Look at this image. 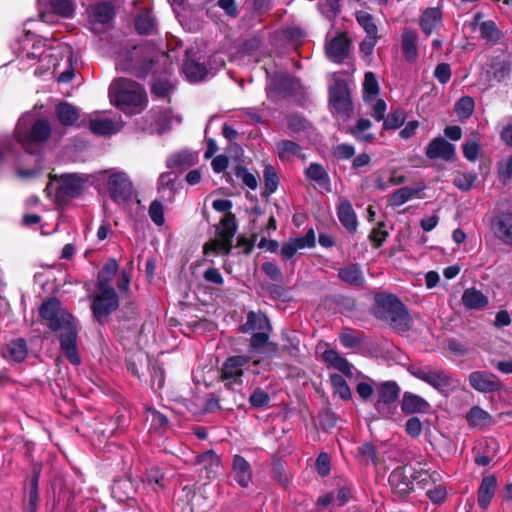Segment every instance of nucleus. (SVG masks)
<instances>
[{"instance_id": "44", "label": "nucleus", "mask_w": 512, "mask_h": 512, "mask_svg": "<svg viewBox=\"0 0 512 512\" xmlns=\"http://www.w3.org/2000/svg\"><path fill=\"white\" fill-rule=\"evenodd\" d=\"M232 240L218 236L217 239L207 243L204 246V254L208 255L210 252L214 254L225 253L229 254L232 249Z\"/></svg>"}, {"instance_id": "49", "label": "nucleus", "mask_w": 512, "mask_h": 512, "mask_svg": "<svg viewBox=\"0 0 512 512\" xmlns=\"http://www.w3.org/2000/svg\"><path fill=\"white\" fill-rule=\"evenodd\" d=\"M475 108V102L470 96H463L455 103V112L460 120L468 119Z\"/></svg>"}, {"instance_id": "51", "label": "nucleus", "mask_w": 512, "mask_h": 512, "mask_svg": "<svg viewBox=\"0 0 512 512\" xmlns=\"http://www.w3.org/2000/svg\"><path fill=\"white\" fill-rule=\"evenodd\" d=\"M307 178L315 181L320 186H325L329 184L328 174L323 168L322 165L312 163L306 170Z\"/></svg>"}, {"instance_id": "26", "label": "nucleus", "mask_w": 512, "mask_h": 512, "mask_svg": "<svg viewBox=\"0 0 512 512\" xmlns=\"http://www.w3.org/2000/svg\"><path fill=\"white\" fill-rule=\"evenodd\" d=\"M442 22V12L439 8H427L423 11L420 18V27L422 31L429 36L436 30Z\"/></svg>"}, {"instance_id": "25", "label": "nucleus", "mask_w": 512, "mask_h": 512, "mask_svg": "<svg viewBox=\"0 0 512 512\" xmlns=\"http://www.w3.org/2000/svg\"><path fill=\"white\" fill-rule=\"evenodd\" d=\"M27 353V345L22 338L9 342L1 350L2 357L9 362H21L26 358Z\"/></svg>"}, {"instance_id": "29", "label": "nucleus", "mask_w": 512, "mask_h": 512, "mask_svg": "<svg viewBox=\"0 0 512 512\" xmlns=\"http://www.w3.org/2000/svg\"><path fill=\"white\" fill-rule=\"evenodd\" d=\"M462 303L467 309L480 310L488 305V298L480 290L468 288L463 292Z\"/></svg>"}, {"instance_id": "16", "label": "nucleus", "mask_w": 512, "mask_h": 512, "mask_svg": "<svg viewBox=\"0 0 512 512\" xmlns=\"http://www.w3.org/2000/svg\"><path fill=\"white\" fill-rule=\"evenodd\" d=\"M425 154L429 159L452 161L455 157V146L444 138L437 137L428 143Z\"/></svg>"}, {"instance_id": "5", "label": "nucleus", "mask_w": 512, "mask_h": 512, "mask_svg": "<svg viewBox=\"0 0 512 512\" xmlns=\"http://www.w3.org/2000/svg\"><path fill=\"white\" fill-rule=\"evenodd\" d=\"M258 360H251L247 355H236L228 357L221 368V380L225 387L232 390H237L243 383V376L250 365H258Z\"/></svg>"}, {"instance_id": "6", "label": "nucleus", "mask_w": 512, "mask_h": 512, "mask_svg": "<svg viewBox=\"0 0 512 512\" xmlns=\"http://www.w3.org/2000/svg\"><path fill=\"white\" fill-rule=\"evenodd\" d=\"M381 317L394 327L402 330L409 328V314L404 304L394 295L377 297Z\"/></svg>"}, {"instance_id": "2", "label": "nucleus", "mask_w": 512, "mask_h": 512, "mask_svg": "<svg viewBox=\"0 0 512 512\" xmlns=\"http://www.w3.org/2000/svg\"><path fill=\"white\" fill-rule=\"evenodd\" d=\"M111 101L123 112L139 113L146 105L147 98L140 84L126 78H119L109 87Z\"/></svg>"}, {"instance_id": "55", "label": "nucleus", "mask_w": 512, "mask_h": 512, "mask_svg": "<svg viewBox=\"0 0 512 512\" xmlns=\"http://www.w3.org/2000/svg\"><path fill=\"white\" fill-rule=\"evenodd\" d=\"M356 19L359 25L364 29L367 35L377 36V26L374 23L373 17L366 11H359L356 14Z\"/></svg>"}, {"instance_id": "22", "label": "nucleus", "mask_w": 512, "mask_h": 512, "mask_svg": "<svg viewBox=\"0 0 512 512\" xmlns=\"http://www.w3.org/2000/svg\"><path fill=\"white\" fill-rule=\"evenodd\" d=\"M337 216L341 224L350 233L356 232L358 226L357 216L352 207V204L348 199H340L339 205L337 207Z\"/></svg>"}, {"instance_id": "4", "label": "nucleus", "mask_w": 512, "mask_h": 512, "mask_svg": "<svg viewBox=\"0 0 512 512\" xmlns=\"http://www.w3.org/2000/svg\"><path fill=\"white\" fill-rule=\"evenodd\" d=\"M86 179L76 173H66L60 176H51L46 189L54 192L55 201L64 203L69 199L79 196L85 185Z\"/></svg>"}, {"instance_id": "61", "label": "nucleus", "mask_w": 512, "mask_h": 512, "mask_svg": "<svg viewBox=\"0 0 512 512\" xmlns=\"http://www.w3.org/2000/svg\"><path fill=\"white\" fill-rule=\"evenodd\" d=\"M497 172L499 180L503 184L512 179V155L497 164Z\"/></svg>"}, {"instance_id": "38", "label": "nucleus", "mask_w": 512, "mask_h": 512, "mask_svg": "<svg viewBox=\"0 0 512 512\" xmlns=\"http://www.w3.org/2000/svg\"><path fill=\"white\" fill-rule=\"evenodd\" d=\"M379 94V84L373 72H366L363 82V101L365 104L373 102Z\"/></svg>"}, {"instance_id": "35", "label": "nucleus", "mask_w": 512, "mask_h": 512, "mask_svg": "<svg viewBox=\"0 0 512 512\" xmlns=\"http://www.w3.org/2000/svg\"><path fill=\"white\" fill-rule=\"evenodd\" d=\"M197 463L208 473V477H215L219 471L221 460L212 450L206 451L197 456Z\"/></svg>"}, {"instance_id": "57", "label": "nucleus", "mask_w": 512, "mask_h": 512, "mask_svg": "<svg viewBox=\"0 0 512 512\" xmlns=\"http://www.w3.org/2000/svg\"><path fill=\"white\" fill-rule=\"evenodd\" d=\"M418 194V190L410 187H403L396 190L391 198L394 206H401Z\"/></svg>"}, {"instance_id": "63", "label": "nucleus", "mask_w": 512, "mask_h": 512, "mask_svg": "<svg viewBox=\"0 0 512 512\" xmlns=\"http://www.w3.org/2000/svg\"><path fill=\"white\" fill-rule=\"evenodd\" d=\"M370 107V115L378 122L383 121L385 119V114L387 110L386 102L383 99H375L370 104H367Z\"/></svg>"}, {"instance_id": "1", "label": "nucleus", "mask_w": 512, "mask_h": 512, "mask_svg": "<svg viewBox=\"0 0 512 512\" xmlns=\"http://www.w3.org/2000/svg\"><path fill=\"white\" fill-rule=\"evenodd\" d=\"M40 316L48 327L58 334L60 348L64 356L73 365H79L81 359L78 353V325L73 316L56 298H49L39 310Z\"/></svg>"}, {"instance_id": "37", "label": "nucleus", "mask_w": 512, "mask_h": 512, "mask_svg": "<svg viewBox=\"0 0 512 512\" xmlns=\"http://www.w3.org/2000/svg\"><path fill=\"white\" fill-rule=\"evenodd\" d=\"M480 37L491 45L497 44L501 37L502 32L498 29L493 20L482 21L478 24Z\"/></svg>"}, {"instance_id": "11", "label": "nucleus", "mask_w": 512, "mask_h": 512, "mask_svg": "<svg viewBox=\"0 0 512 512\" xmlns=\"http://www.w3.org/2000/svg\"><path fill=\"white\" fill-rule=\"evenodd\" d=\"M123 127L120 117H108L98 112L89 116V129L92 133L109 136L118 133Z\"/></svg>"}, {"instance_id": "64", "label": "nucleus", "mask_w": 512, "mask_h": 512, "mask_svg": "<svg viewBox=\"0 0 512 512\" xmlns=\"http://www.w3.org/2000/svg\"><path fill=\"white\" fill-rule=\"evenodd\" d=\"M270 401V397L263 389L257 388L250 395L249 402L254 408L265 407Z\"/></svg>"}, {"instance_id": "47", "label": "nucleus", "mask_w": 512, "mask_h": 512, "mask_svg": "<svg viewBox=\"0 0 512 512\" xmlns=\"http://www.w3.org/2000/svg\"><path fill=\"white\" fill-rule=\"evenodd\" d=\"M341 344L345 348H355L363 341L361 332L352 328H344L339 334Z\"/></svg>"}, {"instance_id": "27", "label": "nucleus", "mask_w": 512, "mask_h": 512, "mask_svg": "<svg viewBox=\"0 0 512 512\" xmlns=\"http://www.w3.org/2000/svg\"><path fill=\"white\" fill-rule=\"evenodd\" d=\"M270 323L268 318L261 313H255L253 311L247 314L246 323L240 327V332L249 333L251 331H270Z\"/></svg>"}, {"instance_id": "8", "label": "nucleus", "mask_w": 512, "mask_h": 512, "mask_svg": "<svg viewBox=\"0 0 512 512\" xmlns=\"http://www.w3.org/2000/svg\"><path fill=\"white\" fill-rule=\"evenodd\" d=\"M401 389L395 381H385L377 385L375 409L382 417H390L394 414V404L399 398Z\"/></svg>"}, {"instance_id": "62", "label": "nucleus", "mask_w": 512, "mask_h": 512, "mask_svg": "<svg viewBox=\"0 0 512 512\" xmlns=\"http://www.w3.org/2000/svg\"><path fill=\"white\" fill-rule=\"evenodd\" d=\"M477 175L475 173H459L454 178V185L463 191L471 189Z\"/></svg>"}, {"instance_id": "20", "label": "nucleus", "mask_w": 512, "mask_h": 512, "mask_svg": "<svg viewBox=\"0 0 512 512\" xmlns=\"http://www.w3.org/2000/svg\"><path fill=\"white\" fill-rule=\"evenodd\" d=\"M499 444L495 439H485L476 447L475 463L479 466L489 465L497 455Z\"/></svg>"}, {"instance_id": "7", "label": "nucleus", "mask_w": 512, "mask_h": 512, "mask_svg": "<svg viewBox=\"0 0 512 512\" xmlns=\"http://www.w3.org/2000/svg\"><path fill=\"white\" fill-rule=\"evenodd\" d=\"M118 306L119 297L112 286H96L91 309L98 321L110 315Z\"/></svg>"}, {"instance_id": "60", "label": "nucleus", "mask_w": 512, "mask_h": 512, "mask_svg": "<svg viewBox=\"0 0 512 512\" xmlns=\"http://www.w3.org/2000/svg\"><path fill=\"white\" fill-rule=\"evenodd\" d=\"M463 156L471 162H474L477 160L480 150H481V143L478 139H472L470 141H467L463 147Z\"/></svg>"}, {"instance_id": "58", "label": "nucleus", "mask_w": 512, "mask_h": 512, "mask_svg": "<svg viewBox=\"0 0 512 512\" xmlns=\"http://www.w3.org/2000/svg\"><path fill=\"white\" fill-rule=\"evenodd\" d=\"M133 492L132 483L129 480L116 481L112 488V493L119 501H124L125 498H129Z\"/></svg>"}, {"instance_id": "45", "label": "nucleus", "mask_w": 512, "mask_h": 512, "mask_svg": "<svg viewBox=\"0 0 512 512\" xmlns=\"http://www.w3.org/2000/svg\"><path fill=\"white\" fill-rule=\"evenodd\" d=\"M276 150L281 160H289L293 156L299 155L300 146L290 140H281L276 144Z\"/></svg>"}, {"instance_id": "33", "label": "nucleus", "mask_w": 512, "mask_h": 512, "mask_svg": "<svg viewBox=\"0 0 512 512\" xmlns=\"http://www.w3.org/2000/svg\"><path fill=\"white\" fill-rule=\"evenodd\" d=\"M135 28L139 34L149 35L156 31L157 23L150 8L143 9L135 19Z\"/></svg>"}, {"instance_id": "30", "label": "nucleus", "mask_w": 512, "mask_h": 512, "mask_svg": "<svg viewBox=\"0 0 512 512\" xmlns=\"http://www.w3.org/2000/svg\"><path fill=\"white\" fill-rule=\"evenodd\" d=\"M55 114L63 126H73L79 119V110L67 102L59 103L55 108Z\"/></svg>"}, {"instance_id": "40", "label": "nucleus", "mask_w": 512, "mask_h": 512, "mask_svg": "<svg viewBox=\"0 0 512 512\" xmlns=\"http://www.w3.org/2000/svg\"><path fill=\"white\" fill-rule=\"evenodd\" d=\"M118 268V262L115 259H109L98 273L96 286H111L110 283Z\"/></svg>"}, {"instance_id": "24", "label": "nucleus", "mask_w": 512, "mask_h": 512, "mask_svg": "<svg viewBox=\"0 0 512 512\" xmlns=\"http://www.w3.org/2000/svg\"><path fill=\"white\" fill-rule=\"evenodd\" d=\"M511 71L510 62L501 58L493 57L487 64L486 75L489 81L501 82L509 76Z\"/></svg>"}, {"instance_id": "32", "label": "nucleus", "mask_w": 512, "mask_h": 512, "mask_svg": "<svg viewBox=\"0 0 512 512\" xmlns=\"http://www.w3.org/2000/svg\"><path fill=\"white\" fill-rule=\"evenodd\" d=\"M322 357H323V360L325 361V363H327L334 369H336L348 376H352V374H353L352 373V365L347 361V359L342 357L337 351L332 350V349L326 350V351H324Z\"/></svg>"}, {"instance_id": "42", "label": "nucleus", "mask_w": 512, "mask_h": 512, "mask_svg": "<svg viewBox=\"0 0 512 512\" xmlns=\"http://www.w3.org/2000/svg\"><path fill=\"white\" fill-rule=\"evenodd\" d=\"M195 162L194 154L190 152H180L178 154L171 155L167 159V167L170 169H186L193 165Z\"/></svg>"}, {"instance_id": "10", "label": "nucleus", "mask_w": 512, "mask_h": 512, "mask_svg": "<svg viewBox=\"0 0 512 512\" xmlns=\"http://www.w3.org/2000/svg\"><path fill=\"white\" fill-rule=\"evenodd\" d=\"M329 102L331 108L338 114L347 115L351 110L352 101L347 83L342 79H335L329 88Z\"/></svg>"}, {"instance_id": "23", "label": "nucleus", "mask_w": 512, "mask_h": 512, "mask_svg": "<svg viewBox=\"0 0 512 512\" xmlns=\"http://www.w3.org/2000/svg\"><path fill=\"white\" fill-rule=\"evenodd\" d=\"M417 42V32L411 28H404L401 34V47L406 61L415 62L418 58Z\"/></svg>"}, {"instance_id": "48", "label": "nucleus", "mask_w": 512, "mask_h": 512, "mask_svg": "<svg viewBox=\"0 0 512 512\" xmlns=\"http://www.w3.org/2000/svg\"><path fill=\"white\" fill-rule=\"evenodd\" d=\"M358 455L360 457L361 462H363L366 465L371 464L376 466L379 462L377 449L370 442H365L361 446H359Z\"/></svg>"}, {"instance_id": "43", "label": "nucleus", "mask_w": 512, "mask_h": 512, "mask_svg": "<svg viewBox=\"0 0 512 512\" xmlns=\"http://www.w3.org/2000/svg\"><path fill=\"white\" fill-rule=\"evenodd\" d=\"M50 7L55 14L63 18H71L75 13L76 5L74 0H50Z\"/></svg>"}, {"instance_id": "39", "label": "nucleus", "mask_w": 512, "mask_h": 512, "mask_svg": "<svg viewBox=\"0 0 512 512\" xmlns=\"http://www.w3.org/2000/svg\"><path fill=\"white\" fill-rule=\"evenodd\" d=\"M182 69L190 82L202 81L208 73L203 64L190 59L183 63Z\"/></svg>"}, {"instance_id": "18", "label": "nucleus", "mask_w": 512, "mask_h": 512, "mask_svg": "<svg viewBox=\"0 0 512 512\" xmlns=\"http://www.w3.org/2000/svg\"><path fill=\"white\" fill-rule=\"evenodd\" d=\"M431 410V405L423 397L412 392H404L401 400V411L406 414H426Z\"/></svg>"}, {"instance_id": "52", "label": "nucleus", "mask_w": 512, "mask_h": 512, "mask_svg": "<svg viewBox=\"0 0 512 512\" xmlns=\"http://www.w3.org/2000/svg\"><path fill=\"white\" fill-rule=\"evenodd\" d=\"M406 120V112L403 109H396L383 120L385 130H395L400 128Z\"/></svg>"}, {"instance_id": "54", "label": "nucleus", "mask_w": 512, "mask_h": 512, "mask_svg": "<svg viewBox=\"0 0 512 512\" xmlns=\"http://www.w3.org/2000/svg\"><path fill=\"white\" fill-rule=\"evenodd\" d=\"M265 181V192L271 195L276 192L278 188L279 178L275 168L271 165H266L263 171Z\"/></svg>"}, {"instance_id": "31", "label": "nucleus", "mask_w": 512, "mask_h": 512, "mask_svg": "<svg viewBox=\"0 0 512 512\" xmlns=\"http://www.w3.org/2000/svg\"><path fill=\"white\" fill-rule=\"evenodd\" d=\"M466 421L471 427L484 429L493 423L491 415L479 406H473L466 414Z\"/></svg>"}, {"instance_id": "19", "label": "nucleus", "mask_w": 512, "mask_h": 512, "mask_svg": "<svg viewBox=\"0 0 512 512\" xmlns=\"http://www.w3.org/2000/svg\"><path fill=\"white\" fill-rule=\"evenodd\" d=\"M231 475L234 481L246 488L252 480V468L250 463L240 455H234L232 459Z\"/></svg>"}, {"instance_id": "15", "label": "nucleus", "mask_w": 512, "mask_h": 512, "mask_svg": "<svg viewBox=\"0 0 512 512\" xmlns=\"http://www.w3.org/2000/svg\"><path fill=\"white\" fill-rule=\"evenodd\" d=\"M16 141L23 149L30 154L32 149V113L27 111L23 113L16 124L14 130Z\"/></svg>"}, {"instance_id": "28", "label": "nucleus", "mask_w": 512, "mask_h": 512, "mask_svg": "<svg viewBox=\"0 0 512 512\" xmlns=\"http://www.w3.org/2000/svg\"><path fill=\"white\" fill-rule=\"evenodd\" d=\"M496 478L494 476L484 477L478 489V505L486 509L491 503L495 494Z\"/></svg>"}, {"instance_id": "9", "label": "nucleus", "mask_w": 512, "mask_h": 512, "mask_svg": "<svg viewBox=\"0 0 512 512\" xmlns=\"http://www.w3.org/2000/svg\"><path fill=\"white\" fill-rule=\"evenodd\" d=\"M107 188L111 199L116 204H124L132 197V183L124 172H116L109 175Z\"/></svg>"}, {"instance_id": "36", "label": "nucleus", "mask_w": 512, "mask_h": 512, "mask_svg": "<svg viewBox=\"0 0 512 512\" xmlns=\"http://www.w3.org/2000/svg\"><path fill=\"white\" fill-rule=\"evenodd\" d=\"M372 123L367 118H360L357 120L355 126L349 129V133L359 142L370 143L374 140V134L369 130Z\"/></svg>"}, {"instance_id": "21", "label": "nucleus", "mask_w": 512, "mask_h": 512, "mask_svg": "<svg viewBox=\"0 0 512 512\" xmlns=\"http://www.w3.org/2000/svg\"><path fill=\"white\" fill-rule=\"evenodd\" d=\"M89 21L94 26L96 24H108L115 15L114 7L111 3L100 2L88 9Z\"/></svg>"}, {"instance_id": "50", "label": "nucleus", "mask_w": 512, "mask_h": 512, "mask_svg": "<svg viewBox=\"0 0 512 512\" xmlns=\"http://www.w3.org/2000/svg\"><path fill=\"white\" fill-rule=\"evenodd\" d=\"M52 132L51 124L47 119H38L34 121V145L45 142L49 139Z\"/></svg>"}, {"instance_id": "53", "label": "nucleus", "mask_w": 512, "mask_h": 512, "mask_svg": "<svg viewBox=\"0 0 512 512\" xmlns=\"http://www.w3.org/2000/svg\"><path fill=\"white\" fill-rule=\"evenodd\" d=\"M330 382L334 389L342 399L348 400L351 398V390L343 376L339 374H331Z\"/></svg>"}, {"instance_id": "12", "label": "nucleus", "mask_w": 512, "mask_h": 512, "mask_svg": "<svg viewBox=\"0 0 512 512\" xmlns=\"http://www.w3.org/2000/svg\"><path fill=\"white\" fill-rule=\"evenodd\" d=\"M39 62L43 63L40 73L51 70L52 74L57 75L58 82L67 83L74 77V70L70 65V60H66V69L58 72L60 64L57 62V57L51 52V49L44 50L39 54Z\"/></svg>"}, {"instance_id": "14", "label": "nucleus", "mask_w": 512, "mask_h": 512, "mask_svg": "<svg viewBox=\"0 0 512 512\" xmlns=\"http://www.w3.org/2000/svg\"><path fill=\"white\" fill-rule=\"evenodd\" d=\"M468 380L471 387L478 392H494L500 388L498 377L488 371H474L470 373Z\"/></svg>"}, {"instance_id": "17", "label": "nucleus", "mask_w": 512, "mask_h": 512, "mask_svg": "<svg viewBox=\"0 0 512 512\" xmlns=\"http://www.w3.org/2000/svg\"><path fill=\"white\" fill-rule=\"evenodd\" d=\"M389 485L392 491L400 498L405 499L413 490V482L406 474L405 468L397 467L389 476Z\"/></svg>"}, {"instance_id": "34", "label": "nucleus", "mask_w": 512, "mask_h": 512, "mask_svg": "<svg viewBox=\"0 0 512 512\" xmlns=\"http://www.w3.org/2000/svg\"><path fill=\"white\" fill-rule=\"evenodd\" d=\"M338 277L345 283L360 286L364 283V275L358 264H349L339 269Z\"/></svg>"}, {"instance_id": "46", "label": "nucleus", "mask_w": 512, "mask_h": 512, "mask_svg": "<svg viewBox=\"0 0 512 512\" xmlns=\"http://www.w3.org/2000/svg\"><path fill=\"white\" fill-rule=\"evenodd\" d=\"M237 230L235 216L231 213H227L221 220L217 227L218 236L226 239H233Z\"/></svg>"}, {"instance_id": "13", "label": "nucleus", "mask_w": 512, "mask_h": 512, "mask_svg": "<svg viewBox=\"0 0 512 512\" xmlns=\"http://www.w3.org/2000/svg\"><path fill=\"white\" fill-rule=\"evenodd\" d=\"M350 46L351 42L348 37L341 33L326 44V55L334 63H343L350 53Z\"/></svg>"}, {"instance_id": "41", "label": "nucleus", "mask_w": 512, "mask_h": 512, "mask_svg": "<svg viewBox=\"0 0 512 512\" xmlns=\"http://www.w3.org/2000/svg\"><path fill=\"white\" fill-rule=\"evenodd\" d=\"M497 234L499 238L507 243L512 244V214H502L497 221Z\"/></svg>"}, {"instance_id": "59", "label": "nucleus", "mask_w": 512, "mask_h": 512, "mask_svg": "<svg viewBox=\"0 0 512 512\" xmlns=\"http://www.w3.org/2000/svg\"><path fill=\"white\" fill-rule=\"evenodd\" d=\"M148 215L152 222L157 226H162L165 223L164 207L159 200H153L150 203Z\"/></svg>"}, {"instance_id": "3", "label": "nucleus", "mask_w": 512, "mask_h": 512, "mask_svg": "<svg viewBox=\"0 0 512 512\" xmlns=\"http://www.w3.org/2000/svg\"><path fill=\"white\" fill-rule=\"evenodd\" d=\"M408 370L415 378L432 386L443 395H448L460 387V380L440 367L411 365Z\"/></svg>"}, {"instance_id": "56", "label": "nucleus", "mask_w": 512, "mask_h": 512, "mask_svg": "<svg viewBox=\"0 0 512 512\" xmlns=\"http://www.w3.org/2000/svg\"><path fill=\"white\" fill-rule=\"evenodd\" d=\"M182 122V118L179 115H172L170 112L162 113L157 121L158 124V132L163 134L168 132L174 124H180Z\"/></svg>"}]
</instances>
